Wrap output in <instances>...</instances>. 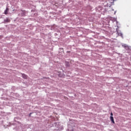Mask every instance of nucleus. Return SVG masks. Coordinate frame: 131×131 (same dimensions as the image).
<instances>
[{
	"mask_svg": "<svg viewBox=\"0 0 131 131\" xmlns=\"http://www.w3.org/2000/svg\"><path fill=\"white\" fill-rule=\"evenodd\" d=\"M8 12H9V8L7 7L6 10L4 11V14L5 15H8Z\"/></svg>",
	"mask_w": 131,
	"mask_h": 131,
	"instance_id": "f257e3e1",
	"label": "nucleus"
},
{
	"mask_svg": "<svg viewBox=\"0 0 131 131\" xmlns=\"http://www.w3.org/2000/svg\"><path fill=\"white\" fill-rule=\"evenodd\" d=\"M110 119H111L112 122H113V123H115V121H114V118H113V116L110 117Z\"/></svg>",
	"mask_w": 131,
	"mask_h": 131,
	"instance_id": "f03ea898",
	"label": "nucleus"
},
{
	"mask_svg": "<svg viewBox=\"0 0 131 131\" xmlns=\"http://www.w3.org/2000/svg\"><path fill=\"white\" fill-rule=\"evenodd\" d=\"M4 22H6L7 23H9V22H11V20L9 18H6L4 20Z\"/></svg>",
	"mask_w": 131,
	"mask_h": 131,
	"instance_id": "7ed1b4c3",
	"label": "nucleus"
},
{
	"mask_svg": "<svg viewBox=\"0 0 131 131\" xmlns=\"http://www.w3.org/2000/svg\"><path fill=\"white\" fill-rule=\"evenodd\" d=\"M22 76L25 79H27V75L24 74H22Z\"/></svg>",
	"mask_w": 131,
	"mask_h": 131,
	"instance_id": "20e7f679",
	"label": "nucleus"
},
{
	"mask_svg": "<svg viewBox=\"0 0 131 131\" xmlns=\"http://www.w3.org/2000/svg\"><path fill=\"white\" fill-rule=\"evenodd\" d=\"M118 35H119L120 36H122V33H118Z\"/></svg>",
	"mask_w": 131,
	"mask_h": 131,
	"instance_id": "39448f33",
	"label": "nucleus"
},
{
	"mask_svg": "<svg viewBox=\"0 0 131 131\" xmlns=\"http://www.w3.org/2000/svg\"><path fill=\"white\" fill-rule=\"evenodd\" d=\"M111 116H113V113H111Z\"/></svg>",
	"mask_w": 131,
	"mask_h": 131,
	"instance_id": "423d86ee",
	"label": "nucleus"
},
{
	"mask_svg": "<svg viewBox=\"0 0 131 131\" xmlns=\"http://www.w3.org/2000/svg\"><path fill=\"white\" fill-rule=\"evenodd\" d=\"M30 115H31V113L30 114Z\"/></svg>",
	"mask_w": 131,
	"mask_h": 131,
	"instance_id": "0eeeda50",
	"label": "nucleus"
}]
</instances>
